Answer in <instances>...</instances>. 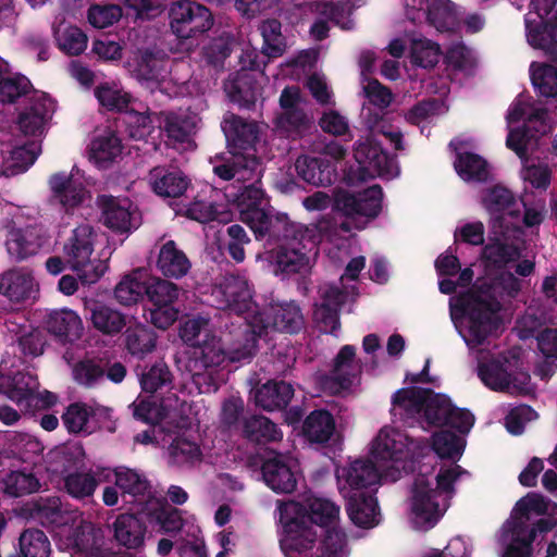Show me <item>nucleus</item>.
I'll return each mask as SVG.
<instances>
[{"mask_svg":"<svg viewBox=\"0 0 557 557\" xmlns=\"http://www.w3.org/2000/svg\"><path fill=\"white\" fill-rule=\"evenodd\" d=\"M521 288V282L512 273H503L493 285H482L472 289L463 299L465 311L468 315L467 331L462 334L470 347H475L487 338L496 327V312L500 308L498 297L516 296Z\"/></svg>","mask_w":557,"mask_h":557,"instance_id":"obj_2","label":"nucleus"},{"mask_svg":"<svg viewBox=\"0 0 557 557\" xmlns=\"http://www.w3.org/2000/svg\"><path fill=\"white\" fill-rule=\"evenodd\" d=\"M280 522L284 528L281 548L286 556L296 557L310 550L317 541V532L307 522L302 505L294 500L280 503Z\"/></svg>","mask_w":557,"mask_h":557,"instance_id":"obj_11","label":"nucleus"},{"mask_svg":"<svg viewBox=\"0 0 557 557\" xmlns=\"http://www.w3.org/2000/svg\"><path fill=\"white\" fill-rule=\"evenodd\" d=\"M35 286V280L30 273L12 271L2 276L0 292L11 301L21 302L32 295Z\"/></svg>","mask_w":557,"mask_h":557,"instance_id":"obj_42","label":"nucleus"},{"mask_svg":"<svg viewBox=\"0 0 557 557\" xmlns=\"http://www.w3.org/2000/svg\"><path fill=\"white\" fill-rule=\"evenodd\" d=\"M463 446V440L449 431H441L433 435L432 447L441 458H459Z\"/></svg>","mask_w":557,"mask_h":557,"instance_id":"obj_61","label":"nucleus"},{"mask_svg":"<svg viewBox=\"0 0 557 557\" xmlns=\"http://www.w3.org/2000/svg\"><path fill=\"white\" fill-rule=\"evenodd\" d=\"M555 508V504L537 493H528L519 499L511 519L504 524L499 534L500 557H528L529 545L520 541L527 534L528 522L533 517L550 515Z\"/></svg>","mask_w":557,"mask_h":557,"instance_id":"obj_7","label":"nucleus"},{"mask_svg":"<svg viewBox=\"0 0 557 557\" xmlns=\"http://www.w3.org/2000/svg\"><path fill=\"white\" fill-rule=\"evenodd\" d=\"M55 39L59 48L70 55H78L87 47V36L73 25H61L55 30Z\"/></svg>","mask_w":557,"mask_h":557,"instance_id":"obj_54","label":"nucleus"},{"mask_svg":"<svg viewBox=\"0 0 557 557\" xmlns=\"http://www.w3.org/2000/svg\"><path fill=\"white\" fill-rule=\"evenodd\" d=\"M283 243L271 252V263L275 274L285 276L308 272L317 260L321 242V230L318 225H304L290 222L281 224L278 234Z\"/></svg>","mask_w":557,"mask_h":557,"instance_id":"obj_3","label":"nucleus"},{"mask_svg":"<svg viewBox=\"0 0 557 557\" xmlns=\"http://www.w3.org/2000/svg\"><path fill=\"white\" fill-rule=\"evenodd\" d=\"M302 508L306 510L307 522L311 525L314 523L326 529L339 522V507L326 498H311L308 506Z\"/></svg>","mask_w":557,"mask_h":557,"instance_id":"obj_44","label":"nucleus"},{"mask_svg":"<svg viewBox=\"0 0 557 557\" xmlns=\"http://www.w3.org/2000/svg\"><path fill=\"white\" fill-rule=\"evenodd\" d=\"M448 397L423 388H403L392 399V413L401 420L416 419L420 423L441 426L447 422L451 413Z\"/></svg>","mask_w":557,"mask_h":557,"instance_id":"obj_6","label":"nucleus"},{"mask_svg":"<svg viewBox=\"0 0 557 557\" xmlns=\"http://www.w3.org/2000/svg\"><path fill=\"white\" fill-rule=\"evenodd\" d=\"M314 12L317 18L310 27V35L315 40H323L327 37L330 26L329 22L341 26L343 29H350L352 21L349 18L354 4L346 0H336V2H319L315 3Z\"/></svg>","mask_w":557,"mask_h":557,"instance_id":"obj_20","label":"nucleus"},{"mask_svg":"<svg viewBox=\"0 0 557 557\" xmlns=\"http://www.w3.org/2000/svg\"><path fill=\"white\" fill-rule=\"evenodd\" d=\"M454 165L459 176L467 182L482 183L491 176L487 162L474 153L458 154Z\"/></svg>","mask_w":557,"mask_h":557,"instance_id":"obj_46","label":"nucleus"},{"mask_svg":"<svg viewBox=\"0 0 557 557\" xmlns=\"http://www.w3.org/2000/svg\"><path fill=\"white\" fill-rule=\"evenodd\" d=\"M171 383L172 374L163 361L153 363L140 377L141 388L147 393H154Z\"/></svg>","mask_w":557,"mask_h":557,"instance_id":"obj_63","label":"nucleus"},{"mask_svg":"<svg viewBox=\"0 0 557 557\" xmlns=\"http://www.w3.org/2000/svg\"><path fill=\"white\" fill-rule=\"evenodd\" d=\"M98 486V481L89 472H73L64 478L65 491L76 499L91 497Z\"/></svg>","mask_w":557,"mask_h":557,"instance_id":"obj_60","label":"nucleus"},{"mask_svg":"<svg viewBox=\"0 0 557 557\" xmlns=\"http://www.w3.org/2000/svg\"><path fill=\"white\" fill-rule=\"evenodd\" d=\"M262 475L267 485L276 493H292L298 482L299 470L293 458L276 455L264 461Z\"/></svg>","mask_w":557,"mask_h":557,"instance_id":"obj_21","label":"nucleus"},{"mask_svg":"<svg viewBox=\"0 0 557 557\" xmlns=\"http://www.w3.org/2000/svg\"><path fill=\"white\" fill-rule=\"evenodd\" d=\"M361 373V364L356 359V349L351 345H345L341 348L334 358L333 368L330 372V379L335 382L339 388H349L357 382Z\"/></svg>","mask_w":557,"mask_h":557,"instance_id":"obj_32","label":"nucleus"},{"mask_svg":"<svg viewBox=\"0 0 557 557\" xmlns=\"http://www.w3.org/2000/svg\"><path fill=\"white\" fill-rule=\"evenodd\" d=\"M225 359V351L220 339L210 334H206V338L201 345L195 350L194 358L189 359L186 368L196 380L201 376L203 371L220 366Z\"/></svg>","mask_w":557,"mask_h":557,"instance_id":"obj_30","label":"nucleus"},{"mask_svg":"<svg viewBox=\"0 0 557 557\" xmlns=\"http://www.w3.org/2000/svg\"><path fill=\"white\" fill-rule=\"evenodd\" d=\"M462 473L457 465L441 469L436 475L437 487L431 488L424 474L416 478L412 488V523L417 529L432 528L447 507V498L453 493V484Z\"/></svg>","mask_w":557,"mask_h":557,"instance_id":"obj_5","label":"nucleus"},{"mask_svg":"<svg viewBox=\"0 0 557 557\" xmlns=\"http://www.w3.org/2000/svg\"><path fill=\"white\" fill-rule=\"evenodd\" d=\"M348 497L347 512L351 522L360 528H373L380 521L376 499L362 493H354Z\"/></svg>","mask_w":557,"mask_h":557,"instance_id":"obj_33","label":"nucleus"},{"mask_svg":"<svg viewBox=\"0 0 557 557\" xmlns=\"http://www.w3.org/2000/svg\"><path fill=\"white\" fill-rule=\"evenodd\" d=\"M354 158L357 166L345 174L349 185H358L376 176L391 180L399 173L396 160L383 151L372 135L361 137L355 143Z\"/></svg>","mask_w":557,"mask_h":557,"instance_id":"obj_10","label":"nucleus"},{"mask_svg":"<svg viewBox=\"0 0 557 557\" xmlns=\"http://www.w3.org/2000/svg\"><path fill=\"white\" fill-rule=\"evenodd\" d=\"M165 59L160 53H153L149 50L139 52L136 59L134 73L140 81L158 79L164 71Z\"/></svg>","mask_w":557,"mask_h":557,"instance_id":"obj_56","label":"nucleus"},{"mask_svg":"<svg viewBox=\"0 0 557 557\" xmlns=\"http://www.w3.org/2000/svg\"><path fill=\"white\" fill-rule=\"evenodd\" d=\"M57 535L60 546L88 557H98L103 544V532L89 521L82 520L75 529L61 528Z\"/></svg>","mask_w":557,"mask_h":557,"instance_id":"obj_16","label":"nucleus"},{"mask_svg":"<svg viewBox=\"0 0 557 557\" xmlns=\"http://www.w3.org/2000/svg\"><path fill=\"white\" fill-rule=\"evenodd\" d=\"M41 230L36 226L14 228L9 232L5 246L8 253L15 260H24L36 255L44 245Z\"/></svg>","mask_w":557,"mask_h":557,"instance_id":"obj_28","label":"nucleus"},{"mask_svg":"<svg viewBox=\"0 0 557 557\" xmlns=\"http://www.w3.org/2000/svg\"><path fill=\"white\" fill-rule=\"evenodd\" d=\"M481 381L491 389L509 394H524L529 392L530 375L523 371L509 373L498 362L481 364L478 369Z\"/></svg>","mask_w":557,"mask_h":557,"instance_id":"obj_19","label":"nucleus"},{"mask_svg":"<svg viewBox=\"0 0 557 557\" xmlns=\"http://www.w3.org/2000/svg\"><path fill=\"white\" fill-rule=\"evenodd\" d=\"M260 177L249 180L251 184L242 188L233 198L239 219L247 224L257 237L278 234L281 224L286 222V214H272Z\"/></svg>","mask_w":557,"mask_h":557,"instance_id":"obj_8","label":"nucleus"},{"mask_svg":"<svg viewBox=\"0 0 557 557\" xmlns=\"http://www.w3.org/2000/svg\"><path fill=\"white\" fill-rule=\"evenodd\" d=\"M337 480L343 493L346 490L358 491L370 488L380 483L382 479L389 480L384 475V470H379L369 460H355L348 467L337 469Z\"/></svg>","mask_w":557,"mask_h":557,"instance_id":"obj_22","label":"nucleus"},{"mask_svg":"<svg viewBox=\"0 0 557 557\" xmlns=\"http://www.w3.org/2000/svg\"><path fill=\"white\" fill-rule=\"evenodd\" d=\"M416 444L401 431L384 426L372 442L371 454L380 462L389 461L391 467L380 468L384 470V475L389 481H396L400 478L401 470L406 469V461L411 457Z\"/></svg>","mask_w":557,"mask_h":557,"instance_id":"obj_12","label":"nucleus"},{"mask_svg":"<svg viewBox=\"0 0 557 557\" xmlns=\"http://www.w3.org/2000/svg\"><path fill=\"white\" fill-rule=\"evenodd\" d=\"M161 128L168 137V143L178 148L194 149V135L198 129L200 117L191 111L162 112L160 114Z\"/></svg>","mask_w":557,"mask_h":557,"instance_id":"obj_17","label":"nucleus"},{"mask_svg":"<svg viewBox=\"0 0 557 557\" xmlns=\"http://www.w3.org/2000/svg\"><path fill=\"white\" fill-rule=\"evenodd\" d=\"M244 435L257 443L281 441L283 434L275 423L264 416H252L244 421Z\"/></svg>","mask_w":557,"mask_h":557,"instance_id":"obj_47","label":"nucleus"},{"mask_svg":"<svg viewBox=\"0 0 557 557\" xmlns=\"http://www.w3.org/2000/svg\"><path fill=\"white\" fill-rule=\"evenodd\" d=\"M527 39L537 49L549 53L557 52V26L545 23L544 20L532 18V12L525 17Z\"/></svg>","mask_w":557,"mask_h":557,"instance_id":"obj_38","label":"nucleus"},{"mask_svg":"<svg viewBox=\"0 0 557 557\" xmlns=\"http://www.w3.org/2000/svg\"><path fill=\"white\" fill-rule=\"evenodd\" d=\"M121 152V140L113 134H106L91 141L89 158L99 168H106L120 157Z\"/></svg>","mask_w":557,"mask_h":557,"instance_id":"obj_48","label":"nucleus"},{"mask_svg":"<svg viewBox=\"0 0 557 557\" xmlns=\"http://www.w3.org/2000/svg\"><path fill=\"white\" fill-rule=\"evenodd\" d=\"M383 191L379 185L356 194H343L337 199L339 211L347 219L341 224L345 232L363 230L382 210Z\"/></svg>","mask_w":557,"mask_h":557,"instance_id":"obj_13","label":"nucleus"},{"mask_svg":"<svg viewBox=\"0 0 557 557\" xmlns=\"http://www.w3.org/2000/svg\"><path fill=\"white\" fill-rule=\"evenodd\" d=\"M212 304L222 310L237 314L251 310L252 292L246 277L239 275L223 276L211 289Z\"/></svg>","mask_w":557,"mask_h":557,"instance_id":"obj_15","label":"nucleus"},{"mask_svg":"<svg viewBox=\"0 0 557 557\" xmlns=\"http://www.w3.org/2000/svg\"><path fill=\"white\" fill-rule=\"evenodd\" d=\"M170 461L177 466L193 465L202 459L203 448L200 431L189 428L176 434L169 448Z\"/></svg>","mask_w":557,"mask_h":557,"instance_id":"obj_26","label":"nucleus"},{"mask_svg":"<svg viewBox=\"0 0 557 557\" xmlns=\"http://www.w3.org/2000/svg\"><path fill=\"white\" fill-rule=\"evenodd\" d=\"M49 332L67 341L79 338L83 331L81 318L73 310L52 311L47 320Z\"/></svg>","mask_w":557,"mask_h":557,"instance_id":"obj_41","label":"nucleus"},{"mask_svg":"<svg viewBox=\"0 0 557 557\" xmlns=\"http://www.w3.org/2000/svg\"><path fill=\"white\" fill-rule=\"evenodd\" d=\"M20 549L24 557H48L50 542L42 531L26 530L20 536Z\"/></svg>","mask_w":557,"mask_h":557,"instance_id":"obj_59","label":"nucleus"},{"mask_svg":"<svg viewBox=\"0 0 557 557\" xmlns=\"http://www.w3.org/2000/svg\"><path fill=\"white\" fill-rule=\"evenodd\" d=\"M156 265L164 277L175 280L186 276L191 269L187 255L172 239L160 246Z\"/></svg>","mask_w":557,"mask_h":557,"instance_id":"obj_27","label":"nucleus"},{"mask_svg":"<svg viewBox=\"0 0 557 557\" xmlns=\"http://www.w3.org/2000/svg\"><path fill=\"white\" fill-rule=\"evenodd\" d=\"M138 273L125 275L114 288L115 299L123 306L137 304L146 292V285L138 278Z\"/></svg>","mask_w":557,"mask_h":557,"instance_id":"obj_57","label":"nucleus"},{"mask_svg":"<svg viewBox=\"0 0 557 557\" xmlns=\"http://www.w3.org/2000/svg\"><path fill=\"white\" fill-rule=\"evenodd\" d=\"M94 327L106 335L119 334L126 325V315L116 309L97 304L90 309Z\"/></svg>","mask_w":557,"mask_h":557,"instance_id":"obj_45","label":"nucleus"},{"mask_svg":"<svg viewBox=\"0 0 557 557\" xmlns=\"http://www.w3.org/2000/svg\"><path fill=\"white\" fill-rule=\"evenodd\" d=\"M531 78L534 87L545 97L557 96V67L549 64L531 65Z\"/></svg>","mask_w":557,"mask_h":557,"instance_id":"obj_58","label":"nucleus"},{"mask_svg":"<svg viewBox=\"0 0 557 557\" xmlns=\"http://www.w3.org/2000/svg\"><path fill=\"white\" fill-rule=\"evenodd\" d=\"M295 170L305 182L315 186L331 185L334 178V170L330 162L307 154L296 159Z\"/></svg>","mask_w":557,"mask_h":557,"instance_id":"obj_35","label":"nucleus"},{"mask_svg":"<svg viewBox=\"0 0 557 557\" xmlns=\"http://www.w3.org/2000/svg\"><path fill=\"white\" fill-rule=\"evenodd\" d=\"M95 413L91 407L86 404L75 403L67 407L62 416L63 423L69 432H87L89 418Z\"/></svg>","mask_w":557,"mask_h":557,"instance_id":"obj_64","label":"nucleus"},{"mask_svg":"<svg viewBox=\"0 0 557 557\" xmlns=\"http://www.w3.org/2000/svg\"><path fill=\"white\" fill-rule=\"evenodd\" d=\"M320 296L313 313L314 321L323 333L335 335L341 326L339 310L348 293L337 285H324L320 288Z\"/></svg>","mask_w":557,"mask_h":557,"instance_id":"obj_18","label":"nucleus"},{"mask_svg":"<svg viewBox=\"0 0 557 557\" xmlns=\"http://www.w3.org/2000/svg\"><path fill=\"white\" fill-rule=\"evenodd\" d=\"M438 32L451 30L456 25V13L449 0H431L425 18Z\"/></svg>","mask_w":557,"mask_h":557,"instance_id":"obj_55","label":"nucleus"},{"mask_svg":"<svg viewBox=\"0 0 557 557\" xmlns=\"http://www.w3.org/2000/svg\"><path fill=\"white\" fill-rule=\"evenodd\" d=\"M169 17L172 32L184 39L203 34L213 25L211 12L205 5L190 0L172 3Z\"/></svg>","mask_w":557,"mask_h":557,"instance_id":"obj_14","label":"nucleus"},{"mask_svg":"<svg viewBox=\"0 0 557 557\" xmlns=\"http://www.w3.org/2000/svg\"><path fill=\"white\" fill-rule=\"evenodd\" d=\"M545 119L546 111L543 108L535 107L523 98L517 99L510 106L506 116L508 126L523 121L525 122V127L541 134H544L547 128Z\"/></svg>","mask_w":557,"mask_h":557,"instance_id":"obj_36","label":"nucleus"},{"mask_svg":"<svg viewBox=\"0 0 557 557\" xmlns=\"http://www.w3.org/2000/svg\"><path fill=\"white\" fill-rule=\"evenodd\" d=\"M335 423L326 410H314L306 419L304 432L308 438L317 443H325L333 435Z\"/></svg>","mask_w":557,"mask_h":557,"instance_id":"obj_49","label":"nucleus"},{"mask_svg":"<svg viewBox=\"0 0 557 557\" xmlns=\"http://www.w3.org/2000/svg\"><path fill=\"white\" fill-rule=\"evenodd\" d=\"M102 209L103 223L120 233L137 227V211L129 199L102 195L98 198Z\"/></svg>","mask_w":557,"mask_h":557,"instance_id":"obj_23","label":"nucleus"},{"mask_svg":"<svg viewBox=\"0 0 557 557\" xmlns=\"http://www.w3.org/2000/svg\"><path fill=\"white\" fill-rule=\"evenodd\" d=\"M72 379L85 388H95L106 379V367L101 359L85 357L71 364Z\"/></svg>","mask_w":557,"mask_h":557,"instance_id":"obj_40","label":"nucleus"},{"mask_svg":"<svg viewBox=\"0 0 557 557\" xmlns=\"http://www.w3.org/2000/svg\"><path fill=\"white\" fill-rule=\"evenodd\" d=\"M39 487V480L34 473L27 471H11L3 479L4 492L14 497L35 493Z\"/></svg>","mask_w":557,"mask_h":557,"instance_id":"obj_52","label":"nucleus"},{"mask_svg":"<svg viewBox=\"0 0 557 557\" xmlns=\"http://www.w3.org/2000/svg\"><path fill=\"white\" fill-rule=\"evenodd\" d=\"M54 112V102L46 95L34 97L20 113L17 126L25 136H40Z\"/></svg>","mask_w":557,"mask_h":557,"instance_id":"obj_25","label":"nucleus"},{"mask_svg":"<svg viewBox=\"0 0 557 557\" xmlns=\"http://www.w3.org/2000/svg\"><path fill=\"white\" fill-rule=\"evenodd\" d=\"M53 198L66 210L74 209L83 203L86 190L82 182L74 174L57 173L49 180Z\"/></svg>","mask_w":557,"mask_h":557,"instance_id":"obj_31","label":"nucleus"},{"mask_svg":"<svg viewBox=\"0 0 557 557\" xmlns=\"http://www.w3.org/2000/svg\"><path fill=\"white\" fill-rule=\"evenodd\" d=\"M294 396L293 386L284 381H269L257 388L255 403L267 411L285 408Z\"/></svg>","mask_w":557,"mask_h":557,"instance_id":"obj_34","label":"nucleus"},{"mask_svg":"<svg viewBox=\"0 0 557 557\" xmlns=\"http://www.w3.org/2000/svg\"><path fill=\"white\" fill-rule=\"evenodd\" d=\"M33 516L44 525H61L63 523V511L60 498L53 496L38 499L34 503Z\"/></svg>","mask_w":557,"mask_h":557,"instance_id":"obj_62","label":"nucleus"},{"mask_svg":"<svg viewBox=\"0 0 557 557\" xmlns=\"http://www.w3.org/2000/svg\"><path fill=\"white\" fill-rule=\"evenodd\" d=\"M96 234L88 224H82L72 231L63 247L65 263L77 273L83 284H95L107 272V261L91 259Z\"/></svg>","mask_w":557,"mask_h":557,"instance_id":"obj_9","label":"nucleus"},{"mask_svg":"<svg viewBox=\"0 0 557 557\" xmlns=\"http://www.w3.org/2000/svg\"><path fill=\"white\" fill-rule=\"evenodd\" d=\"M148 181L152 190L160 197L175 198L182 196L188 185V178L183 172L164 166L150 170Z\"/></svg>","mask_w":557,"mask_h":557,"instance_id":"obj_29","label":"nucleus"},{"mask_svg":"<svg viewBox=\"0 0 557 557\" xmlns=\"http://www.w3.org/2000/svg\"><path fill=\"white\" fill-rule=\"evenodd\" d=\"M113 541L127 549H141L145 546L147 527L135 513L123 512L115 516L108 525Z\"/></svg>","mask_w":557,"mask_h":557,"instance_id":"obj_24","label":"nucleus"},{"mask_svg":"<svg viewBox=\"0 0 557 557\" xmlns=\"http://www.w3.org/2000/svg\"><path fill=\"white\" fill-rule=\"evenodd\" d=\"M115 486L119 487L124 495L132 497L129 503L135 504L138 499H144L151 487L146 476L136 470L119 467L114 470Z\"/></svg>","mask_w":557,"mask_h":557,"instance_id":"obj_43","label":"nucleus"},{"mask_svg":"<svg viewBox=\"0 0 557 557\" xmlns=\"http://www.w3.org/2000/svg\"><path fill=\"white\" fill-rule=\"evenodd\" d=\"M281 27V23L277 20L263 21L259 27L263 38L262 53L268 58H278L283 55L286 50V44Z\"/></svg>","mask_w":557,"mask_h":557,"instance_id":"obj_51","label":"nucleus"},{"mask_svg":"<svg viewBox=\"0 0 557 557\" xmlns=\"http://www.w3.org/2000/svg\"><path fill=\"white\" fill-rule=\"evenodd\" d=\"M38 387L37 377L29 372H18L13 377L0 375V393L17 404L33 397Z\"/></svg>","mask_w":557,"mask_h":557,"instance_id":"obj_39","label":"nucleus"},{"mask_svg":"<svg viewBox=\"0 0 557 557\" xmlns=\"http://www.w3.org/2000/svg\"><path fill=\"white\" fill-rule=\"evenodd\" d=\"M246 325L239 330L243 343L234 344L230 349L232 361L250 358L257 350V336L261 337L271 331L298 332L304 324V317L295 301L270 304L261 311L245 318Z\"/></svg>","mask_w":557,"mask_h":557,"instance_id":"obj_4","label":"nucleus"},{"mask_svg":"<svg viewBox=\"0 0 557 557\" xmlns=\"http://www.w3.org/2000/svg\"><path fill=\"white\" fill-rule=\"evenodd\" d=\"M145 294L153 306L174 305L178 299L180 288L171 281L154 277L146 285Z\"/></svg>","mask_w":557,"mask_h":557,"instance_id":"obj_53","label":"nucleus"},{"mask_svg":"<svg viewBox=\"0 0 557 557\" xmlns=\"http://www.w3.org/2000/svg\"><path fill=\"white\" fill-rule=\"evenodd\" d=\"M39 152L40 147L35 143L12 149L8 158L4 157L3 149H0V176H13L24 172L35 162Z\"/></svg>","mask_w":557,"mask_h":557,"instance_id":"obj_37","label":"nucleus"},{"mask_svg":"<svg viewBox=\"0 0 557 557\" xmlns=\"http://www.w3.org/2000/svg\"><path fill=\"white\" fill-rule=\"evenodd\" d=\"M125 342L132 355L144 357L156 348L157 335L146 325L138 323L127 329Z\"/></svg>","mask_w":557,"mask_h":557,"instance_id":"obj_50","label":"nucleus"},{"mask_svg":"<svg viewBox=\"0 0 557 557\" xmlns=\"http://www.w3.org/2000/svg\"><path fill=\"white\" fill-rule=\"evenodd\" d=\"M228 151L211 158L212 170L224 181H246L262 173L260 160L249 150L259 139V126L233 113H226L221 123Z\"/></svg>","mask_w":557,"mask_h":557,"instance_id":"obj_1","label":"nucleus"}]
</instances>
